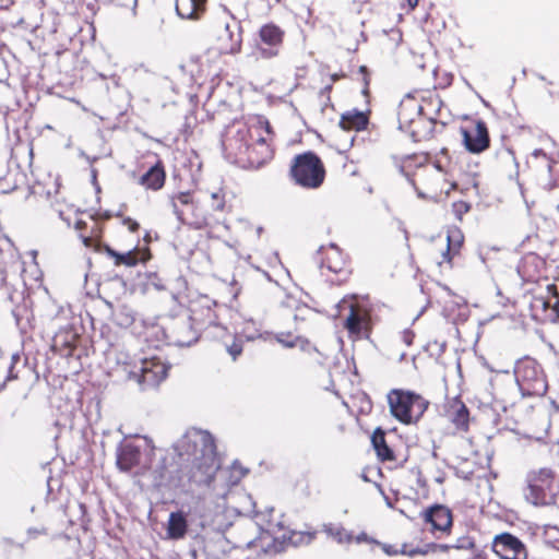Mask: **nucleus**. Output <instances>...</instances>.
<instances>
[{
	"mask_svg": "<svg viewBox=\"0 0 559 559\" xmlns=\"http://www.w3.org/2000/svg\"><path fill=\"white\" fill-rule=\"evenodd\" d=\"M168 367L157 358L144 359L139 372L132 371L130 376L143 388L157 386L167 376Z\"/></svg>",
	"mask_w": 559,
	"mask_h": 559,
	"instance_id": "39448f33",
	"label": "nucleus"
},
{
	"mask_svg": "<svg viewBox=\"0 0 559 559\" xmlns=\"http://www.w3.org/2000/svg\"><path fill=\"white\" fill-rule=\"evenodd\" d=\"M554 310L556 311V313L559 316V299L556 301V304L554 305Z\"/></svg>",
	"mask_w": 559,
	"mask_h": 559,
	"instance_id": "72a5a7b5",
	"label": "nucleus"
},
{
	"mask_svg": "<svg viewBox=\"0 0 559 559\" xmlns=\"http://www.w3.org/2000/svg\"><path fill=\"white\" fill-rule=\"evenodd\" d=\"M328 533L334 537L338 543H343V542H349L350 540V536L341 527H336V528H329L328 530Z\"/></svg>",
	"mask_w": 559,
	"mask_h": 559,
	"instance_id": "b1692460",
	"label": "nucleus"
},
{
	"mask_svg": "<svg viewBox=\"0 0 559 559\" xmlns=\"http://www.w3.org/2000/svg\"><path fill=\"white\" fill-rule=\"evenodd\" d=\"M466 148L472 153H480L489 145L487 127L483 121H477L472 130H462Z\"/></svg>",
	"mask_w": 559,
	"mask_h": 559,
	"instance_id": "9d476101",
	"label": "nucleus"
},
{
	"mask_svg": "<svg viewBox=\"0 0 559 559\" xmlns=\"http://www.w3.org/2000/svg\"><path fill=\"white\" fill-rule=\"evenodd\" d=\"M460 206L464 207V211L468 210V206L465 203H461Z\"/></svg>",
	"mask_w": 559,
	"mask_h": 559,
	"instance_id": "f704fd0d",
	"label": "nucleus"
},
{
	"mask_svg": "<svg viewBox=\"0 0 559 559\" xmlns=\"http://www.w3.org/2000/svg\"><path fill=\"white\" fill-rule=\"evenodd\" d=\"M555 480V474L550 468H540L531 472L527 476V488L530 493L526 496L534 504H538L545 497V491L550 490Z\"/></svg>",
	"mask_w": 559,
	"mask_h": 559,
	"instance_id": "423d86ee",
	"label": "nucleus"
},
{
	"mask_svg": "<svg viewBox=\"0 0 559 559\" xmlns=\"http://www.w3.org/2000/svg\"><path fill=\"white\" fill-rule=\"evenodd\" d=\"M492 549L501 559H519L521 555H525L522 542L509 533L496 536Z\"/></svg>",
	"mask_w": 559,
	"mask_h": 559,
	"instance_id": "6e6552de",
	"label": "nucleus"
},
{
	"mask_svg": "<svg viewBox=\"0 0 559 559\" xmlns=\"http://www.w3.org/2000/svg\"><path fill=\"white\" fill-rule=\"evenodd\" d=\"M423 519L431 524L432 532L448 533L452 526L451 511L444 506H433L423 512Z\"/></svg>",
	"mask_w": 559,
	"mask_h": 559,
	"instance_id": "1a4fd4ad",
	"label": "nucleus"
},
{
	"mask_svg": "<svg viewBox=\"0 0 559 559\" xmlns=\"http://www.w3.org/2000/svg\"><path fill=\"white\" fill-rule=\"evenodd\" d=\"M284 35V31L273 23L261 26L259 31L260 39L263 44L270 46V48H261L259 51L260 57L264 59L276 57L278 55L277 47L282 45Z\"/></svg>",
	"mask_w": 559,
	"mask_h": 559,
	"instance_id": "0eeeda50",
	"label": "nucleus"
},
{
	"mask_svg": "<svg viewBox=\"0 0 559 559\" xmlns=\"http://www.w3.org/2000/svg\"><path fill=\"white\" fill-rule=\"evenodd\" d=\"M454 549H472L474 547V542L468 536L460 537L454 544H452Z\"/></svg>",
	"mask_w": 559,
	"mask_h": 559,
	"instance_id": "a878e982",
	"label": "nucleus"
},
{
	"mask_svg": "<svg viewBox=\"0 0 559 559\" xmlns=\"http://www.w3.org/2000/svg\"><path fill=\"white\" fill-rule=\"evenodd\" d=\"M440 550L442 551H448L449 549L453 548L452 547V544H449V545H439L437 546Z\"/></svg>",
	"mask_w": 559,
	"mask_h": 559,
	"instance_id": "2f4dec72",
	"label": "nucleus"
},
{
	"mask_svg": "<svg viewBox=\"0 0 559 559\" xmlns=\"http://www.w3.org/2000/svg\"><path fill=\"white\" fill-rule=\"evenodd\" d=\"M373 448L377 452V455L382 461L393 460V453L388 447L384 438V432L381 429H377L371 438Z\"/></svg>",
	"mask_w": 559,
	"mask_h": 559,
	"instance_id": "6ab92c4d",
	"label": "nucleus"
},
{
	"mask_svg": "<svg viewBox=\"0 0 559 559\" xmlns=\"http://www.w3.org/2000/svg\"><path fill=\"white\" fill-rule=\"evenodd\" d=\"M124 224L128 226V228L131 231H135L139 228V224L135 221L131 219V218H126L124 219Z\"/></svg>",
	"mask_w": 559,
	"mask_h": 559,
	"instance_id": "c756f323",
	"label": "nucleus"
},
{
	"mask_svg": "<svg viewBox=\"0 0 559 559\" xmlns=\"http://www.w3.org/2000/svg\"><path fill=\"white\" fill-rule=\"evenodd\" d=\"M290 173L298 185L309 189L319 188L325 176L322 162L310 152L295 157Z\"/></svg>",
	"mask_w": 559,
	"mask_h": 559,
	"instance_id": "7ed1b4c3",
	"label": "nucleus"
},
{
	"mask_svg": "<svg viewBox=\"0 0 559 559\" xmlns=\"http://www.w3.org/2000/svg\"><path fill=\"white\" fill-rule=\"evenodd\" d=\"M202 226H203V224H202V223H198V224L195 225V227H197V228H202Z\"/></svg>",
	"mask_w": 559,
	"mask_h": 559,
	"instance_id": "c9c22d12",
	"label": "nucleus"
},
{
	"mask_svg": "<svg viewBox=\"0 0 559 559\" xmlns=\"http://www.w3.org/2000/svg\"><path fill=\"white\" fill-rule=\"evenodd\" d=\"M386 397L392 416L406 425L419 420L428 406L424 397L411 391L391 390Z\"/></svg>",
	"mask_w": 559,
	"mask_h": 559,
	"instance_id": "f03ea898",
	"label": "nucleus"
},
{
	"mask_svg": "<svg viewBox=\"0 0 559 559\" xmlns=\"http://www.w3.org/2000/svg\"><path fill=\"white\" fill-rule=\"evenodd\" d=\"M211 37L213 39V49L218 53H237L240 50V34L230 29L229 17L226 14L214 21L211 26Z\"/></svg>",
	"mask_w": 559,
	"mask_h": 559,
	"instance_id": "20e7f679",
	"label": "nucleus"
},
{
	"mask_svg": "<svg viewBox=\"0 0 559 559\" xmlns=\"http://www.w3.org/2000/svg\"><path fill=\"white\" fill-rule=\"evenodd\" d=\"M139 461L140 450L134 445L126 444L117 453V466L121 472H130Z\"/></svg>",
	"mask_w": 559,
	"mask_h": 559,
	"instance_id": "ddd939ff",
	"label": "nucleus"
},
{
	"mask_svg": "<svg viewBox=\"0 0 559 559\" xmlns=\"http://www.w3.org/2000/svg\"><path fill=\"white\" fill-rule=\"evenodd\" d=\"M407 109H413L417 114H419L421 110V107L415 102V99L413 97H406L401 103V114H403V111H405Z\"/></svg>",
	"mask_w": 559,
	"mask_h": 559,
	"instance_id": "393cba45",
	"label": "nucleus"
},
{
	"mask_svg": "<svg viewBox=\"0 0 559 559\" xmlns=\"http://www.w3.org/2000/svg\"><path fill=\"white\" fill-rule=\"evenodd\" d=\"M278 343L284 345L285 347H294L297 343V337H294L292 334H278L276 336Z\"/></svg>",
	"mask_w": 559,
	"mask_h": 559,
	"instance_id": "bb28decb",
	"label": "nucleus"
},
{
	"mask_svg": "<svg viewBox=\"0 0 559 559\" xmlns=\"http://www.w3.org/2000/svg\"><path fill=\"white\" fill-rule=\"evenodd\" d=\"M27 534L31 537H37L38 535H45L46 534V530L45 528H29L27 531Z\"/></svg>",
	"mask_w": 559,
	"mask_h": 559,
	"instance_id": "c85d7f7f",
	"label": "nucleus"
},
{
	"mask_svg": "<svg viewBox=\"0 0 559 559\" xmlns=\"http://www.w3.org/2000/svg\"><path fill=\"white\" fill-rule=\"evenodd\" d=\"M447 249L442 252V261L451 262L452 257L455 255L462 245L463 237L457 229L449 230L445 237Z\"/></svg>",
	"mask_w": 559,
	"mask_h": 559,
	"instance_id": "a211bd4d",
	"label": "nucleus"
},
{
	"mask_svg": "<svg viewBox=\"0 0 559 559\" xmlns=\"http://www.w3.org/2000/svg\"><path fill=\"white\" fill-rule=\"evenodd\" d=\"M229 353L230 355L233 356L234 359H236V357L240 354V348L238 346H233L230 347L229 349Z\"/></svg>",
	"mask_w": 559,
	"mask_h": 559,
	"instance_id": "7c9ffc66",
	"label": "nucleus"
},
{
	"mask_svg": "<svg viewBox=\"0 0 559 559\" xmlns=\"http://www.w3.org/2000/svg\"><path fill=\"white\" fill-rule=\"evenodd\" d=\"M178 202L182 205H188V204L192 203V197H191L190 192H180L176 197H174L171 200V206H173L174 213L176 214L178 219L182 221V212L178 209V204H177Z\"/></svg>",
	"mask_w": 559,
	"mask_h": 559,
	"instance_id": "5701e85b",
	"label": "nucleus"
},
{
	"mask_svg": "<svg viewBox=\"0 0 559 559\" xmlns=\"http://www.w3.org/2000/svg\"><path fill=\"white\" fill-rule=\"evenodd\" d=\"M106 253L115 260L116 265L134 266L138 263V255L134 251H128L127 253H119L106 247Z\"/></svg>",
	"mask_w": 559,
	"mask_h": 559,
	"instance_id": "aec40b11",
	"label": "nucleus"
},
{
	"mask_svg": "<svg viewBox=\"0 0 559 559\" xmlns=\"http://www.w3.org/2000/svg\"><path fill=\"white\" fill-rule=\"evenodd\" d=\"M153 485L155 487L167 486L171 481V469L166 459H162L152 469Z\"/></svg>",
	"mask_w": 559,
	"mask_h": 559,
	"instance_id": "f3484780",
	"label": "nucleus"
},
{
	"mask_svg": "<svg viewBox=\"0 0 559 559\" xmlns=\"http://www.w3.org/2000/svg\"><path fill=\"white\" fill-rule=\"evenodd\" d=\"M367 123L366 117L362 114H357L354 117L344 116L341 124L344 129H362Z\"/></svg>",
	"mask_w": 559,
	"mask_h": 559,
	"instance_id": "4be33fe9",
	"label": "nucleus"
},
{
	"mask_svg": "<svg viewBox=\"0 0 559 559\" xmlns=\"http://www.w3.org/2000/svg\"><path fill=\"white\" fill-rule=\"evenodd\" d=\"M213 200L212 207L216 211H222L224 209V199L219 192H213L211 195Z\"/></svg>",
	"mask_w": 559,
	"mask_h": 559,
	"instance_id": "cd10ccee",
	"label": "nucleus"
},
{
	"mask_svg": "<svg viewBox=\"0 0 559 559\" xmlns=\"http://www.w3.org/2000/svg\"><path fill=\"white\" fill-rule=\"evenodd\" d=\"M369 312L361 306L350 304L349 314L345 321V328L350 334L360 335L369 330Z\"/></svg>",
	"mask_w": 559,
	"mask_h": 559,
	"instance_id": "9b49d317",
	"label": "nucleus"
},
{
	"mask_svg": "<svg viewBox=\"0 0 559 559\" xmlns=\"http://www.w3.org/2000/svg\"><path fill=\"white\" fill-rule=\"evenodd\" d=\"M408 4L412 9H414L418 4V0H408Z\"/></svg>",
	"mask_w": 559,
	"mask_h": 559,
	"instance_id": "473e14b6",
	"label": "nucleus"
},
{
	"mask_svg": "<svg viewBox=\"0 0 559 559\" xmlns=\"http://www.w3.org/2000/svg\"><path fill=\"white\" fill-rule=\"evenodd\" d=\"M448 417L455 428L460 431H467L468 429V411L467 407L460 400H453L449 404Z\"/></svg>",
	"mask_w": 559,
	"mask_h": 559,
	"instance_id": "f8f14e48",
	"label": "nucleus"
},
{
	"mask_svg": "<svg viewBox=\"0 0 559 559\" xmlns=\"http://www.w3.org/2000/svg\"><path fill=\"white\" fill-rule=\"evenodd\" d=\"M251 132L257 133V142L266 143L271 139V126L267 120L259 119L257 123L251 128Z\"/></svg>",
	"mask_w": 559,
	"mask_h": 559,
	"instance_id": "412c9836",
	"label": "nucleus"
},
{
	"mask_svg": "<svg viewBox=\"0 0 559 559\" xmlns=\"http://www.w3.org/2000/svg\"><path fill=\"white\" fill-rule=\"evenodd\" d=\"M165 170L160 163H157L155 166L151 167L143 176H141L139 182L147 189L159 190L165 183Z\"/></svg>",
	"mask_w": 559,
	"mask_h": 559,
	"instance_id": "4468645a",
	"label": "nucleus"
},
{
	"mask_svg": "<svg viewBox=\"0 0 559 559\" xmlns=\"http://www.w3.org/2000/svg\"><path fill=\"white\" fill-rule=\"evenodd\" d=\"M205 0H176V12L182 19L195 20L204 10Z\"/></svg>",
	"mask_w": 559,
	"mask_h": 559,
	"instance_id": "2eb2a0df",
	"label": "nucleus"
},
{
	"mask_svg": "<svg viewBox=\"0 0 559 559\" xmlns=\"http://www.w3.org/2000/svg\"><path fill=\"white\" fill-rule=\"evenodd\" d=\"M187 520L180 512H173L169 515L167 534L169 538L179 539L186 535Z\"/></svg>",
	"mask_w": 559,
	"mask_h": 559,
	"instance_id": "dca6fc26",
	"label": "nucleus"
},
{
	"mask_svg": "<svg viewBox=\"0 0 559 559\" xmlns=\"http://www.w3.org/2000/svg\"><path fill=\"white\" fill-rule=\"evenodd\" d=\"M186 438L193 445L195 455L190 471L191 480L195 484H210L219 468L213 437L206 431L192 430Z\"/></svg>",
	"mask_w": 559,
	"mask_h": 559,
	"instance_id": "f257e3e1",
	"label": "nucleus"
}]
</instances>
